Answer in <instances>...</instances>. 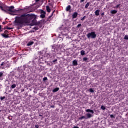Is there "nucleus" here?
<instances>
[{"mask_svg":"<svg viewBox=\"0 0 128 128\" xmlns=\"http://www.w3.org/2000/svg\"><path fill=\"white\" fill-rule=\"evenodd\" d=\"M34 18V14H32L25 13L20 16L15 18V22L18 26H22L24 24H30V20Z\"/></svg>","mask_w":128,"mask_h":128,"instance_id":"nucleus-1","label":"nucleus"},{"mask_svg":"<svg viewBox=\"0 0 128 128\" xmlns=\"http://www.w3.org/2000/svg\"><path fill=\"white\" fill-rule=\"evenodd\" d=\"M5 9L6 10L10 12H20V11L14 10V6H6L5 7Z\"/></svg>","mask_w":128,"mask_h":128,"instance_id":"nucleus-2","label":"nucleus"},{"mask_svg":"<svg viewBox=\"0 0 128 128\" xmlns=\"http://www.w3.org/2000/svg\"><path fill=\"white\" fill-rule=\"evenodd\" d=\"M88 38H96V34L94 32H91L86 34Z\"/></svg>","mask_w":128,"mask_h":128,"instance_id":"nucleus-3","label":"nucleus"},{"mask_svg":"<svg viewBox=\"0 0 128 128\" xmlns=\"http://www.w3.org/2000/svg\"><path fill=\"white\" fill-rule=\"evenodd\" d=\"M40 14H41L40 15V18H44L46 17V12L42 10Z\"/></svg>","mask_w":128,"mask_h":128,"instance_id":"nucleus-4","label":"nucleus"},{"mask_svg":"<svg viewBox=\"0 0 128 128\" xmlns=\"http://www.w3.org/2000/svg\"><path fill=\"white\" fill-rule=\"evenodd\" d=\"M44 56L46 57V58H52V56H52V54H51L50 53V54H48V53H46L45 54V55Z\"/></svg>","mask_w":128,"mask_h":128,"instance_id":"nucleus-5","label":"nucleus"},{"mask_svg":"<svg viewBox=\"0 0 128 128\" xmlns=\"http://www.w3.org/2000/svg\"><path fill=\"white\" fill-rule=\"evenodd\" d=\"M78 60H74L72 61V66H78Z\"/></svg>","mask_w":128,"mask_h":128,"instance_id":"nucleus-6","label":"nucleus"},{"mask_svg":"<svg viewBox=\"0 0 128 128\" xmlns=\"http://www.w3.org/2000/svg\"><path fill=\"white\" fill-rule=\"evenodd\" d=\"M78 16V12H74V14L72 15V18H76Z\"/></svg>","mask_w":128,"mask_h":128,"instance_id":"nucleus-7","label":"nucleus"},{"mask_svg":"<svg viewBox=\"0 0 128 128\" xmlns=\"http://www.w3.org/2000/svg\"><path fill=\"white\" fill-rule=\"evenodd\" d=\"M100 10H97L95 11V14L96 16H100Z\"/></svg>","mask_w":128,"mask_h":128,"instance_id":"nucleus-8","label":"nucleus"},{"mask_svg":"<svg viewBox=\"0 0 128 128\" xmlns=\"http://www.w3.org/2000/svg\"><path fill=\"white\" fill-rule=\"evenodd\" d=\"M86 112H90L91 114H94V110L90 109H87L86 110Z\"/></svg>","mask_w":128,"mask_h":128,"instance_id":"nucleus-9","label":"nucleus"},{"mask_svg":"<svg viewBox=\"0 0 128 128\" xmlns=\"http://www.w3.org/2000/svg\"><path fill=\"white\" fill-rule=\"evenodd\" d=\"M86 116H87V118H86H86H92V114L90 113H88V114H86Z\"/></svg>","mask_w":128,"mask_h":128,"instance_id":"nucleus-10","label":"nucleus"},{"mask_svg":"<svg viewBox=\"0 0 128 128\" xmlns=\"http://www.w3.org/2000/svg\"><path fill=\"white\" fill-rule=\"evenodd\" d=\"M32 44H34V42L30 41L27 44V46H32Z\"/></svg>","mask_w":128,"mask_h":128,"instance_id":"nucleus-11","label":"nucleus"},{"mask_svg":"<svg viewBox=\"0 0 128 128\" xmlns=\"http://www.w3.org/2000/svg\"><path fill=\"white\" fill-rule=\"evenodd\" d=\"M60 90V88H54L53 90H52V92H58V90Z\"/></svg>","mask_w":128,"mask_h":128,"instance_id":"nucleus-12","label":"nucleus"},{"mask_svg":"<svg viewBox=\"0 0 128 128\" xmlns=\"http://www.w3.org/2000/svg\"><path fill=\"white\" fill-rule=\"evenodd\" d=\"M71 8L70 5H68V6L66 7V12H68Z\"/></svg>","mask_w":128,"mask_h":128,"instance_id":"nucleus-13","label":"nucleus"},{"mask_svg":"<svg viewBox=\"0 0 128 128\" xmlns=\"http://www.w3.org/2000/svg\"><path fill=\"white\" fill-rule=\"evenodd\" d=\"M46 10L48 12H50V6H46Z\"/></svg>","mask_w":128,"mask_h":128,"instance_id":"nucleus-14","label":"nucleus"},{"mask_svg":"<svg viewBox=\"0 0 128 128\" xmlns=\"http://www.w3.org/2000/svg\"><path fill=\"white\" fill-rule=\"evenodd\" d=\"M80 54L81 56H84V54H86V51L84 50H82L80 51Z\"/></svg>","mask_w":128,"mask_h":128,"instance_id":"nucleus-15","label":"nucleus"},{"mask_svg":"<svg viewBox=\"0 0 128 128\" xmlns=\"http://www.w3.org/2000/svg\"><path fill=\"white\" fill-rule=\"evenodd\" d=\"M1 36H3V38H8V36L6 34H2Z\"/></svg>","mask_w":128,"mask_h":128,"instance_id":"nucleus-16","label":"nucleus"},{"mask_svg":"<svg viewBox=\"0 0 128 128\" xmlns=\"http://www.w3.org/2000/svg\"><path fill=\"white\" fill-rule=\"evenodd\" d=\"M54 54H56V50L54 49H52V53H50L51 54H52V56H54Z\"/></svg>","mask_w":128,"mask_h":128,"instance_id":"nucleus-17","label":"nucleus"},{"mask_svg":"<svg viewBox=\"0 0 128 128\" xmlns=\"http://www.w3.org/2000/svg\"><path fill=\"white\" fill-rule=\"evenodd\" d=\"M52 50H56V44L52 45Z\"/></svg>","mask_w":128,"mask_h":128,"instance_id":"nucleus-18","label":"nucleus"},{"mask_svg":"<svg viewBox=\"0 0 128 128\" xmlns=\"http://www.w3.org/2000/svg\"><path fill=\"white\" fill-rule=\"evenodd\" d=\"M0 10H2V12H6V10L4 9V8H2V6H0Z\"/></svg>","mask_w":128,"mask_h":128,"instance_id":"nucleus-19","label":"nucleus"},{"mask_svg":"<svg viewBox=\"0 0 128 128\" xmlns=\"http://www.w3.org/2000/svg\"><path fill=\"white\" fill-rule=\"evenodd\" d=\"M110 12L112 14H116L118 12V11H116V10H112L110 11Z\"/></svg>","mask_w":128,"mask_h":128,"instance_id":"nucleus-20","label":"nucleus"},{"mask_svg":"<svg viewBox=\"0 0 128 128\" xmlns=\"http://www.w3.org/2000/svg\"><path fill=\"white\" fill-rule=\"evenodd\" d=\"M88 58H86V57H84L83 58V61L84 62H88Z\"/></svg>","mask_w":128,"mask_h":128,"instance_id":"nucleus-21","label":"nucleus"},{"mask_svg":"<svg viewBox=\"0 0 128 128\" xmlns=\"http://www.w3.org/2000/svg\"><path fill=\"white\" fill-rule=\"evenodd\" d=\"M88 6H90V2H87L85 6V8H87Z\"/></svg>","mask_w":128,"mask_h":128,"instance_id":"nucleus-22","label":"nucleus"},{"mask_svg":"<svg viewBox=\"0 0 128 128\" xmlns=\"http://www.w3.org/2000/svg\"><path fill=\"white\" fill-rule=\"evenodd\" d=\"M16 84H13L12 85L11 88H16Z\"/></svg>","mask_w":128,"mask_h":128,"instance_id":"nucleus-23","label":"nucleus"},{"mask_svg":"<svg viewBox=\"0 0 128 128\" xmlns=\"http://www.w3.org/2000/svg\"><path fill=\"white\" fill-rule=\"evenodd\" d=\"M4 76V71L0 72V78H2Z\"/></svg>","mask_w":128,"mask_h":128,"instance_id":"nucleus-24","label":"nucleus"},{"mask_svg":"<svg viewBox=\"0 0 128 128\" xmlns=\"http://www.w3.org/2000/svg\"><path fill=\"white\" fill-rule=\"evenodd\" d=\"M83 118H86V116H82L79 118V120H83Z\"/></svg>","mask_w":128,"mask_h":128,"instance_id":"nucleus-25","label":"nucleus"},{"mask_svg":"<svg viewBox=\"0 0 128 128\" xmlns=\"http://www.w3.org/2000/svg\"><path fill=\"white\" fill-rule=\"evenodd\" d=\"M20 10H23V12H27L28 8H25L24 9H20Z\"/></svg>","mask_w":128,"mask_h":128,"instance_id":"nucleus-26","label":"nucleus"},{"mask_svg":"<svg viewBox=\"0 0 128 128\" xmlns=\"http://www.w3.org/2000/svg\"><path fill=\"white\" fill-rule=\"evenodd\" d=\"M89 92H94V90H92V88H90L89 90Z\"/></svg>","mask_w":128,"mask_h":128,"instance_id":"nucleus-27","label":"nucleus"},{"mask_svg":"<svg viewBox=\"0 0 128 128\" xmlns=\"http://www.w3.org/2000/svg\"><path fill=\"white\" fill-rule=\"evenodd\" d=\"M100 108H102V110H106V106H102L101 107H100Z\"/></svg>","mask_w":128,"mask_h":128,"instance_id":"nucleus-28","label":"nucleus"},{"mask_svg":"<svg viewBox=\"0 0 128 128\" xmlns=\"http://www.w3.org/2000/svg\"><path fill=\"white\" fill-rule=\"evenodd\" d=\"M6 64V62H2L0 64V66H4Z\"/></svg>","mask_w":128,"mask_h":128,"instance_id":"nucleus-29","label":"nucleus"},{"mask_svg":"<svg viewBox=\"0 0 128 128\" xmlns=\"http://www.w3.org/2000/svg\"><path fill=\"white\" fill-rule=\"evenodd\" d=\"M124 40H128V35H126L124 36Z\"/></svg>","mask_w":128,"mask_h":128,"instance_id":"nucleus-30","label":"nucleus"},{"mask_svg":"<svg viewBox=\"0 0 128 128\" xmlns=\"http://www.w3.org/2000/svg\"><path fill=\"white\" fill-rule=\"evenodd\" d=\"M0 98L1 100H4V98H6V96H4L3 97H0Z\"/></svg>","mask_w":128,"mask_h":128,"instance_id":"nucleus-31","label":"nucleus"},{"mask_svg":"<svg viewBox=\"0 0 128 128\" xmlns=\"http://www.w3.org/2000/svg\"><path fill=\"white\" fill-rule=\"evenodd\" d=\"M48 80V78L47 77H44L43 78V81L45 82V80Z\"/></svg>","mask_w":128,"mask_h":128,"instance_id":"nucleus-32","label":"nucleus"},{"mask_svg":"<svg viewBox=\"0 0 128 128\" xmlns=\"http://www.w3.org/2000/svg\"><path fill=\"white\" fill-rule=\"evenodd\" d=\"M86 19V16H84L83 18H81V20H84Z\"/></svg>","mask_w":128,"mask_h":128,"instance_id":"nucleus-33","label":"nucleus"},{"mask_svg":"<svg viewBox=\"0 0 128 128\" xmlns=\"http://www.w3.org/2000/svg\"><path fill=\"white\" fill-rule=\"evenodd\" d=\"M35 128H40V125H38V124H36V125H35Z\"/></svg>","mask_w":128,"mask_h":128,"instance_id":"nucleus-34","label":"nucleus"},{"mask_svg":"<svg viewBox=\"0 0 128 128\" xmlns=\"http://www.w3.org/2000/svg\"><path fill=\"white\" fill-rule=\"evenodd\" d=\"M54 10L52 12V15L50 16H49V18H52V14H54Z\"/></svg>","mask_w":128,"mask_h":128,"instance_id":"nucleus-35","label":"nucleus"},{"mask_svg":"<svg viewBox=\"0 0 128 128\" xmlns=\"http://www.w3.org/2000/svg\"><path fill=\"white\" fill-rule=\"evenodd\" d=\"M58 62V59H56L52 60V62Z\"/></svg>","mask_w":128,"mask_h":128,"instance_id":"nucleus-36","label":"nucleus"},{"mask_svg":"<svg viewBox=\"0 0 128 128\" xmlns=\"http://www.w3.org/2000/svg\"><path fill=\"white\" fill-rule=\"evenodd\" d=\"M7 30H12V28L8 27L6 28Z\"/></svg>","mask_w":128,"mask_h":128,"instance_id":"nucleus-37","label":"nucleus"},{"mask_svg":"<svg viewBox=\"0 0 128 128\" xmlns=\"http://www.w3.org/2000/svg\"><path fill=\"white\" fill-rule=\"evenodd\" d=\"M82 26V24H78V26H77V28H80V26Z\"/></svg>","mask_w":128,"mask_h":128,"instance_id":"nucleus-38","label":"nucleus"},{"mask_svg":"<svg viewBox=\"0 0 128 128\" xmlns=\"http://www.w3.org/2000/svg\"><path fill=\"white\" fill-rule=\"evenodd\" d=\"M18 70L19 72H22V70H20V67L18 68Z\"/></svg>","mask_w":128,"mask_h":128,"instance_id":"nucleus-39","label":"nucleus"},{"mask_svg":"<svg viewBox=\"0 0 128 128\" xmlns=\"http://www.w3.org/2000/svg\"><path fill=\"white\" fill-rule=\"evenodd\" d=\"M84 2V0H80V2Z\"/></svg>","mask_w":128,"mask_h":128,"instance_id":"nucleus-40","label":"nucleus"},{"mask_svg":"<svg viewBox=\"0 0 128 128\" xmlns=\"http://www.w3.org/2000/svg\"><path fill=\"white\" fill-rule=\"evenodd\" d=\"M118 6H120V4L116 5V8H118Z\"/></svg>","mask_w":128,"mask_h":128,"instance_id":"nucleus-41","label":"nucleus"},{"mask_svg":"<svg viewBox=\"0 0 128 128\" xmlns=\"http://www.w3.org/2000/svg\"><path fill=\"white\" fill-rule=\"evenodd\" d=\"M72 128H78V126H74Z\"/></svg>","mask_w":128,"mask_h":128,"instance_id":"nucleus-42","label":"nucleus"},{"mask_svg":"<svg viewBox=\"0 0 128 128\" xmlns=\"http://www.w3.org/2000/svg\"><path fill=\"white\" fill-rule=\"evenodd\" d=\"M110 118H114V115L110 114Z\"/></svg>","mask_w":128,"mask_h":128,"instance_id":"nucleus-43","label":"nucleus"},{"mask_svg":"<svg viewBox=\"0 0 128 128\" xmlns=\"http://www.w3.org/2000/svg\"><path fill=\"white\" fill-rule=\"evenodd\" d=\"M40 0H36L35 2H40Z\"/></svg>","mask_w":128,"mask_h":128,"instance_id":"nucleus-44","label":"nucleus"},{"mask_svg":"<svg viewBox=\"0 0 128 128\" xmlns=\"http://www.w3.org/2000/svg\"><path fill=\"white\" fill-rule=\"evenodd\" d=\"M9 14H12V16H14V14H12L10 12Z\"/></svg>","mask_w":128,"mask_h":128,"instance_id":"nucleus-45","label":"nucleus"},{"mask_svg":"<svg viewBox=\"0 0 128 128\" xmlns=\"http://www.w3.org/2000/svg\"><path fill=\"white\" fill-rule=\"evenodd\" d=\"M101 16H104V13H102Z\"/></svg>","mask_w":128,"mask_h":128,"instance_id":"nucleus-46","label":"nucleus"},{"mask_svg":"<svg viewBox=\"0 0 128 128\" xmlns=\"http://www.w3.org/2000/svg\"><path fill=\"white\" fill-rule=\"evenodd\" d=\"M2 24H6V22H3Z\"/></svg>","mask_w":128,"mask_h":128,"instance_id":"nucleus-47","label":"nucleus"},{"mask_svg":"<svg viewBox=\"0 0 128 128\" xmlns=\"http://www.w3.org/2000/svg\"><path fill=\"white\" fill-rule=\"evenodd\" d=\"M2 30V26L0 25V30Z\"/></svg>","mask_w":128,"mask_h":128,"instance_id":"nucleus-48","label":"nucleus"},{"mask_svg":"<svg viewBox=\"0 0 128 128\" xmlns=\"http://www.w3.org/2000/svg\"><path fill=\"white\" fill-rule=\"evenodd\" d=\"M51 108H54V106H51Z\"/></svg>","mask_w":128,"mask_h":128,"instance_id":"nucleus-49","label":"nucleus"},{"mask_svg":"<svg viewBox=\"0 0 128 128\" xmlns=\"http://www.w3.org/2000/svg\"><path fill=\"white\" fill-rule=\"evenodd\" d=\"M39 116H42V114H39Z\"/></svg>","mask_w":128,"mask_h":128,"instance_id":"nucleus-50","label":"nucleus"},{"mask_svg":"<svg viewBox=\"0 0 128 128\" xmlns=\"http://www.w3.org/2000/svg\"><path fill=\"white\" fill-rule=\"evenodd\" d=\"M6 32H8V31H7V30H6V31H5V33L6 34Z\"/></svg>","mask_w":128,"mask_h":128,"instance_id":"nucleus-51","label":"nucleus"},{"mask_svg":"<svg viewBox=\"0 0 128 128\" xmlns=\"http://www.w3.org/2000/svg\"><path fill=\"white\" fill-rule=\"evenodd\" d=\"M2 68L3 70L4 69V67H2Z\"/></svg>","mask_w":128,"mask_h":128,"instance_id":"nucleus-52","label":"nucleus"},{"mask_svg":"<svg viewBox=\"0 0 128 128\" xmlns=\"http://www.w3.org/2000/svg\"><path fill=\"white\" fill-rule=\"evenodd\" d=\"M40 70H42V69H41V70H40Z\"/></svg>","mask_w":128,"mask_h":128,"instance_id":"nucleus-53","label":"nucleus"},{"mask_svg":"<svg viewBox=\"0 0 128 128\" xmlns=\"http://www.w3.org/2000/svg\"><path fill=\"white\" fill-rule=\"evenodd\" d=\"M8 61H7V62H6V64H8Z\"/></svg>","mask_w":128,"mask_h":128,"instance_id":"nucleus-54","label":"nucleus"},{"mask_svg":"<svg viewBox=\"0 0 128 128\" xmlns=\"http://www.w3.org/2000/svg\"><path fill=\"white\" fill-rule=\"evenodd\" d=\"M40 68H42V66H40Z\"/></svg>","mask_w":128,"mask_h":128,"instance_id":"nucleus-55","label":"nucleus"},{"mask_svg":"<svg viewBox=\"0 0 128 128\" xmlns=\"http://www.w3.org/2000/svg\"><path fill=\"white\" fill-rule=\"evenodd\" d=\"M2 112V110H0V112Z\"/></svg>","mask_w":128,"mask_h":128,"instance_id":"nucleus-56","label":"nucleus"}]
</instances>
